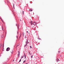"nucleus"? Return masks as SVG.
I'll list each match as a JSON object with an SVG mask.
<instances>
[{
  "label": "nucleus",
  "mask_w": 64,
  "mask_h": 64,
  "mask_svg": "<svg viewBox=\"0 0 64 64\" xmlns=\"http://www.w3.org/2000/svg\"><path fill=\"white\" fill-rule=\"evenodd\" d=\"M25 38H26V36H25Z\"/></svg>",
  "instance_id": "nucleus-27"
},
{
  "label": "nucleus",
  "mask_w": 64,
  "mask_h": 64,
  "mask_svg": "<svg viewBox=\"0 0 64 64\" xmlns=\"http://www.w3.org/2000/svg\"><path fill=\"white\" fill-rule=\"evenodd\" d=\"M38 39H39V40H41V39L40 38H38Z\"/></svg>",
  "instance_id": "nucleus-11"
},
{
  "label": "nucleus",
  "mask_w": 64,
  "mask_h": 64,
  "mask_svg": "<svg viewBox=\"0 0 64 64\" xmlns=\"http://www.w3.org/2000/svg\"><path fill=\"white\" fill-rule=\"evenodd\" d=\"M19 55H20V54H18V56H19Z\"/></svg>",
  "instance_id": "nucleus-17"
},
{
  "label": "nucleus",
  "mask_w": 64,
  "mask_h": 64,
  "mask_svg": "<svg viewBox=\"0 0 64 64\" xmlns=\"http://www.w3.org/2000/svg\"><path fill=\"white\" fill-rule=\"evenodd\" d=\"M24 11H23V12H22V14H23H23H24Z\"/></svg>",
  "instance_id": "nucleus-16"
},
{
  "label": "nucleus",
  "mask_w": 64,
  "mask_h": 64,
  "mask_svg": "<svg viewBox=\"0 0 64 64\" xmlns=\"http://www.w3.org/2000/svg\"><path fill=\"white\" fill-rule=\"evenodd\" d=\"M33 24L34 25H36V22H34L33 23Z\"/></svg>",
  "instance_id": "nucleus-3"
},
{
  "label": "nucleus",
  "mask_w": 64,
  "mask_h": 64,
  "mask_svg": "<svg viewBox=\"0 0 64 64\" xmlns=\"http://www.w3.org/2000/svg\"><path fill=\"white\" fill-rule=\"evenodd\" d=\"M0 19L2 21H3V20H2V19L1 18H0Z\"/></svg>",
  "instance_id": "nucleus-19"
},
{
  "label": "nucleus",
  "mask_w": 64,
  "mask_h": 64,
  "mask_svg": "<svg viewBox=\"0 0 64 64\" xmlns=\"http://www.w3.org/2000/svg\"><path fill=\"white\" fill-rule=\"evenodd\" d=\"M29 54L30 55H31V54H30V52H29Z\"/></svg>",
  "instance_id": "nucleus-14"
},
{
  "label": "nucleus",
  "mask_w": 64,
  "mask_h": 64,
  "mask_svg": "<svg viewBox=\"0 0 64 64\" xmlns=\"http://www.w3.org/2000/svg\"><path fill=\"white\" fill-rule=\"evenodd\" d=\"M19 45H20V44H17L16 46H19Z\"/></svg>",
  "instance_id": "nucleus-9"
},
{
  "label": "nucleus",
  "mask_w": 64,
  "mask_h": 64,
  "mask_svg": "<svg viewBox=\"0 0 64 64\" xmlns=\"http://www.w3.org/2000/svg\"><path fill=\"white\" fill-rule=\"evenodd\" d=\"M30 48H32V46H30Z\"/></svg>",
  "instance_id": "nucleus-21"
},
{
  "label": "nucleus",
  "mask_w": 64,
  "mask_h": 64,
  "mask_svg": "<svg viewBox=\"0 0 64 64\" xmlns=\"http://www.w3.org/2000/svg\"><path fill=\"white\" fill-rule=\"evenodd\" d=\"M26 32H27V33H28V32L27 31Z\"/></svg>",
  "instance_id": "nucleus-28"
},
{
  "label": "nucleus",
  "mask_w": 64,
  "mask_h": 64,
  "mask_svg": "<svg viewBox=\"0 0 64 64\" xmlns=\"http://www.w3.org/2000/svg\"><path fill=\"white\" fill-rule=\"evenodd\" d=\"M2 30H3V26H2Z\"/></svg>",
  "instance_id": "nucleus-7"
},
{
  "label": "nucleus",
  "mask_w": 64,
  "mask_h": 64,
  "mask_svg": "<svg viewBox=\"0 0 64 64\" xmlns=\"http://www.w3.org/2000/svg\"><path fill=\"white\" fill-rule=\"evenodd\" d=\"M58 53H60V51H58Z\"/></svg>",
  "instance_id": "nucleus-22"
},
{
  "label": "nucleus",
  "mask_w": 64,
  "mask_h": 64,
  "mask_svg": "<svg viewBox=\"0 0 64 64\" xmlns=\"http://www.w3.org/2000/svg\"><path fill=\"white\" fill-rule=\"evenodd\" d=\"M0 19L2 21H3V20H2V19L1 18H0Z\"/></svg>",
  "instance_id": "nucleus-20"
},
{
  "label": "nucleus",
  "mask_w": 64,
  "mask_h": 64,
  "mask_svg": "<svg viewBox=\"0 0 64 64\" xmlns=\"http://www.w3.org/2000/svg\"><path fill=\"white\" fill-rule=\"evenodd\" d=\"M10 48H8L6 49V51H8L10 50Z\"/></svg>",
  "instance_id": "nucleus-2"
},
{
  "label": "nucleus",
  "mask_w": 64,
  "mask_h": 64,
  "mask_svg": "<svg viewBox=\"0 0 64 64\" xmlns=\"http://www.w3.org/2000/svg\"><path fill=\"white\" fill-rule=\"evenodd\" d=\"M32 9H30L29 10V11H32Z\"/></svg>",
  "instance_id": "nucleus-8"
},
{
  "label": "nucleus",
  "mask_w": 64,
  "mask_h": 64,
  "mask_svg": "<svg viewBox=\"0 0 64 64\" xmlns=\"http://www.w3.org/2000/svg\"><path fill=\"white\" fill-rule=\"evenodd\" d=\"M24 56H25V53H24Z\"/></svg>",
  "instance_id": "nucleus-29"
},
{
  "label": "nucleus",
  "mask_w": 64,
  "mask_h": 64,
  "mask_svg": "<svg viewBox=\"0 0 64 64\" xmlns=\"http://www.w3.org/2000/svg\"><path fill=\"white\" fill-rule=\"evenodd\" d=\"M24 57L25 59H26V56H24Z\"/></svg>",
  "instance_id": "nucleus-12"
},
{
  "label": "nucleus",
  "mask_w": 64,
  "mask_h": 64,
  "mask_svg": "<svg viewBox=\"0 0 64 64\" xmlns=\"http://www.w3.org/2000/svg\"><path fill=\"white\" fill-rule=\"evenodd\" d=\"M16 26H17V24H16Z\"/></svg>",
  "instance_id": "nucleus-31"
},
{
  "label": "nucleus",
  "mask_w": 64,
  "mask_h": 64,
  "mask_svg": "<svg viewBox=\"0 0 64 64\" xmlns=\"http://www.w3.org/2000/svg\"><path fill=\"white\" fill-rule=\"evenodd\" d=\"M26 41L27 42H26V44L24 46V47H26V45H27V43H29V42H28V40H26Z\"/></svg>",
  "instance_id": "nucleus-1"
},
{
  "label": "nucleus",
  "mask_w": 64,
  "mask_h": 64,
  "mask_svg": "<svg viewBox=\"0 0 64 64\" xmlns=\"http://www.w3.org/2000/svg\"><path fill=\"white\" fill-rule=\"evenodd\" d=\"M30 23H31V25H33V22H32V21H31L30 22Z\"/></svg>",
  "instance_id": "nucleus-4"
},
{
  "label": "nucleus",
  "mask_w": 64,
  "mask_h": 64,
  "mask_svg": "<svg viewBox=\"0 0 64 64\" xmlns=\"http://www.w3.org/2000/svg\"><path fill=\"white\" fill-rule=\"evenodd\" d=\"M59 61V59H57V61L58 62V61Z\"/></svg>",
  "instance_id": "nucleus-10"
},
{
  "label": "nucleus",
  "mask_w": 64,
  "mask_h": 64,
  "mask_svg": "<svg viewBox=\"0 0 64 64\" xmlns=\"http://www.w3.org/2000/svg\"><path fill=\"white\" fill-rule=\"evenodd\" d=\"M30 55H32V53H30Z\"/></svg>",
  "instance_id": "nucleus-30"
},
{
  "label": "nucleus",
  "mask_w": 64,
  "mask_h": 64,
  "mask_svg": "<svg viewBox=\"0 0 64 64\" xmlns=\"http://www.w3.org/2000/svg\"><path fill=\"white\" fill-rule=\"evenodd\" d=\"M60 57H62V56H61V55H60Z\"/></svg>",
  "instance_id": "nucleus-25"
},
{
  "label": "nucleus",
  "mask_w": 64,
  "mask_h": 64,
  "mask_svg": "<svg viewBox=\"0 0 64 64\" xmlns=\"http://www.w3.org/2000/svg\"><path fill=\"white\" fill-rule=\"evenodd\" d=\"M3 37H4L3 36H1L2 38H3Z\"/></svg>",
  "instance_id": "nucleus-15"
},
{
  "label": "nucleus",
  "mask_w": 64,
  "mask_h": 64,
  "mask_svg": "<svg viewBox=\"0 0 64 64\" xmlns=\"http://www.w3.org/2000/svg\"><path fill=\"white\" fill-rule=\"evenodd\" d=\"M10 51V52L12 53H13V50H11Z\"/></svg>",
  "instance_id": "nucleus-5"
},
{
  "label": "nucleus",
  "mask_w": 64,
  "mask_h": 64,
  "mask_svg": "<svg viewBox=\"0 0 64 64\" xmlns=\"http://www.w3.org/2000/svg\"><path fill=\"white\" fill-rule=\"evenodd\" d=\"M29 33V34H30V33Z\"/></svg>",
  "instance_id": "nucleus-36"
},
{
  "label": "nucleus",
  "mask_w": 64,
  "mask_h": 64,
  "mask_svg": "<svg viewBox=\"0 0 64 64\" xmlns=\"http://www.w3.org/2000/svg\"><path fill=\"white\" fill-rule=\"evenodd\" d=\"M4 47V45H3V47Z\"/></svg>",
  "instance_id": "nucleus-35"
},
{
  "label": "nucleus",
  "mask_w": 64,
  "mask_h": 64,
  "mask_svg": "<svg viewBox=\"0 0 64 64\" xmlns=\"http://www.w3.org/2000/svg\"><path fill=\"white\" fill-rule=\"evenodd\" d=\"M21 59L19 60V62H21Z\"/></svg>",
  "instance_id": "nucleus-13"
},
{
  "label": "nucleus",
  "mask_w": 64,
  "mask_h": 64,
  "mask_svg": "<svg viewBox=\"0 0 64 64\" xmlns=\"http://www.w3.org/2000/svg\"><path fill=\"white\" fill-rule=\"evenodd\" d=\"M18 54H19V53L20 52H19V51H18Z\"/></svg>",
  "instance_id": "nucleus-24"
},
{
  "label": "nucleus",
  "mask_w": 64,
  "mask_h": 64,
  "mask_svg": "<svg viewBox=\"0 0 64 64\" xmlns=\"http://www.w3.org/2000/svg\"><path fill=\"white\" fill-rule=\"evenodd\" d=\"M22 35V34H20V36H21Z\"/></svg>",
  "instance_id": "nucleus-34"
},
{
  "label": "nucleus",
  "mask_w": 64,
  "mask_h": 64,
  "mask_svg": "<svg viewBox=\"0 0 64 64\" xmlns=\"http://www.w3.org/2000/svg\"><path fill=\"white\" fill-rule=\"evenodd\" d=\"M26 62V60H24V61L23 62Z\"/></svg>",
  "instance_id": "nucleus-18"
},
{
  "label": "nucleus",
  "mask_w": 64,
  "mask_h": 64,
  "mask_svg": "<svg viewBox=\"0 0 64 64\" xmlns=\"http://www.w3.org/2000/svg\"><path fill=\"white\" fill-rule=\"evenodd\" d=\"M33 57V56L32 55L31 56L32 58V57Z\"/></svg>",
  "instance_id": "nucleus-23"
},
{
  "label": "nucleus",
  "mask_w": 64,
  "mask_h": 64,
  "mask_svg": "<svg viewBox=\"0 0 64 64\" xmlns=\"http://www.w3.org/2000/svg\"><path fill=\"white\" fill-rule=\"evenodd\" d=\"M24 32H23V33H22L23 35V34H24Z\"/></svg>",
  "instance_id": "nucleus-26"
},
{
  "label": "nucleus",
  "mask_w": 64,
  "mask_h": 64,
  "mask_svg": "<svg viewBox=\"0 0 64 64\" xmlns=\"http://www.w3.org/2000/svg\"><path fill=\"white\" fill-rule=\"evenodd\" d=\"M26 64H28V63H26Z\"/></svg>",
  "instance_id": "nucleus-33"
},
{
  "label": "nucleus",
  "mask_w": 64,
  "mask_h": 64,
  "mask_svg": "<svg viewBox=\"0 0 64 64\" xmlns=\"http://www.w3.org/2000/svg\"><path fill=\"white\" fill-rule=\"evenodd\" d=\"M12 61H14V60H13Z\"/></svg>",
  "instance_id": "nucleus-32"
},
{
  "label": "nucleus",
  "mask_w": 64,
  "mask_h": 64,
  "mask_svg": "<svg viewBox=\"0 0 64 64\" xmlns=\"http://www.w3.org/2000/svg\"><path fill=\"white\" fill-rule=\"evenodd\" d=\"M24 57V56H22L21 57V58H23Z\"/></svg>",
  "instance_id": "nucleus-6"
}]
</instances>
